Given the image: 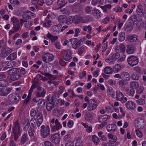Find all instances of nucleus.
Here are the masks:
<instances>
[{"mask_svg": "<svg viewBox=\"0 0 146 146\" xmlns=\"http://www.w3.org/2000/svg\"><path fill=\"white\" fill-rule=\"evenodd\" d=\"M19 71V68H13L7 71L9 75L10 76V79L13 81H15L19 79L21 77V75L18 73Z\"/></svg>", "mask_w": 146, "mask_h": 146, "instance_id": "1", "label": "nucleus"}, {"mask_svg": "<svg viewBox=\"0 0 146 146\" xmlns=\"http://www.w3.org/2000/svg\"><path fill=\"white\" fill-rule=\"evenodd\" d=\"M46 108L48 111H51L54 108L55 105V98L53 97L47 96Z\"/></svg>", "mask_w": 146, "mask_h": 146, "instance_id": "2", "label": "nucleus"}, {"mask_svg": "<svg viewBox=\"0 0 146 146\" xmlns=\"http://www.w3.org/2000/svg\"><path fill=\"white\" fill-rule=\"evenodd\" d=\"M8 98L9 101L14 104H17L20 99L18 94H11L8 96Z\"/></svg>", "mask_w": 146, "mask_h": 146, "instance_id": "3", "label": "nucleus"}, {"mask_svg": "<svg viewBox=\"0 0 146 146\" xmlns=\"http://www.w3.org/2000/svg\"><path fill=\"white\" fill-rule=\"evenodd\" d=\"M40 135L43 138H46L50 134V128L48 126L46 127L44 125L41 127Z\"/></svg>", "mask_w": 146, "mask_h": 146, "instance_id": "4", "label": "nucleus"}, {"mask_svg": "<svg viewBox=\"0 0 146 146\" xmlns=\"http://www.w3.org/2000/svg\"><path fill=\"white\" fill-rule=\"evenodd\" d=\"M13 131L14 140L16 141L18 138V134L20 133L19 123L18 120L15 123Z\"/></svg>", "mask_w": 146, "mask_h": 146, "instance_id": "5", "label": "nucleus"}, {"mask_svg": "<svg viewBox=\"0 0 146 146\" xmlns=\"http://www.w3.org/2000/svg\"><path fill=\"white\" fill-rule=\"evenodd\" d=\"M98 106V102L97 100L94 99H91L88 102V109L89 111H92L95 110Z\"/></svg>", "mask_w": 146, "mask_h": 146, "instance_id": "6", "label": "nucleus"}, {"mask_svg": "<svg viewBox=\"0 0 146 146\" xmlns=\"http://www.w3.org/2000/svg\"><path fill=\"white\" fill-rule=\"evenodd\" d=\"M42 58L44 62L48 63L54 60V56L50 53H46L44 54L42 57Z\"/></svg>", "mask_w": 146, "mask_h": 146, "instance_id": "7", "label": "nucleus"}, {"mask_svg": "<svg viewBox=\"0 0 146 146\" xmlns=\"http://www.w3.org/2000/svg\"><path fill=\"white\" fill-rule=\"evenodd\" d=\"M127 62L128 64L132 66L137 65L138 63V59L137 57L133 56H131L127 58Z\"/></svg>", "mask_w": 146, "mask_h": 146, "instance_id": "8", "label": "nucleus"}, {"mask_svg": "<svg viewBox=\"0 0 146 146\" xmlns=\"http://www.w3.org/2000/svg\"><path fill=\"white\" fill-rule=\"evenodd\" d=\"M11 21L13 26V29H15L16 31H18L20 28L19 20L15 17H13Z\"/></svg>", "mask_w": 146, "mask_h": 146, "instance_id": "9", "label": "nucleus"}, {"mask_svg": "<svg viewBox=\"0 0 146 146\" xmlns=\"http://www.w3.org/2000/svg\"><path fill=\"white\" fill-rule=\"evenodd\" d=\"M116 95L117 100L119 101H123V102H125L127 101V98L126 97L124 98L123 94L119 90H117L116 91Z\"/></svg>", "mask_w": 146, "mask_h": 146, "instance_id": "10", "label": "nucleus"}, {"mask_svg": "<svg viewBox=\"0 0 146 146\" xmlns=\"http://www.w3.org/2000/svg\"><path fill=\"white\" fill-rule=\"evenodd\" d=\"M60 140V137L59 134L55 133L53 134L51 137L50 141L52 143L56 144L58 143Z\"/></svg>", "mask_w": 146, "mask_h": 146, "instance_id": "11", "label": "nucleus"}, {"mask_svg": "<svg viewBox=\"0 0 146 146\" xmlns=\"http://www.w3.org/2000/svg\"><path fill=\"white\" fill-rule=\"evenodd\" d=\"M135 126L138 129H141L144 127L145 123L144 120L137 118L135 120Z\"/></svg>", "mask_w": 146, "mask_h": 146, "instance_id": "12", "label": "nucleus"}, {"mask_svg": "<svg viewBox=\"0 0 146 146\" xmlns=\"http://www.w3.org/2000/svg\"><path fill=\"white\" fill-rule=\"evenodd\" d=\"M63 58L66 61H69L72 59L71 51L68 50H65L63 55Z\"/></svg>", "mask_w": 146, "mask_h": 146, "instance_id": "13", "label": "nucleus"}, {"mask_svg": "<svg viewBox=\"0 0 146 146\" xmlns=\"http://www.w3.org/2000/svg\"><path fill=\"white\" fill-rule=\"evenodd\" d=\"M125 47L123 44L118 45L115 48V51L117 52H125Z\"/></svg>", "mask_w": 146, "mask_h": 146, "instance_id": "14", "label": "nucleus"}, {"mask_svg": "<svg viewBox=\"0 0 146 146\" xmlns=\"http://www.w3.org/2000/svg\"><path fill=\"white\" fill-rule=\"evenodd\" d=\"M34 16V14L30 11L24 13L23 14V19L25 20H28Z\"/></svg>", "mask_w": 146, "mask_h": 146, "instance_id": "15", "label": "nucleus"}, {"mask_svg": "<svg viewBox=\"0 0 146 146\" xmlns=\"http://www.w3.org/2000/svg\"><path fill=\"white\" fill-rule=\"evenodd\" d=\"M135 50V46L132 44H128L127 46L126 52L129 54L133 53Z\"/></svg>", "mask_w": 146, "mask_h": 146, "instance_id": "16", "label": "nucleus"}, {"mask_svg": "<svg viewBox=\"0 0 146 146\" xmlns=\"http://www.w3.org/2000/svg\"><path fill=\"white\" fill-rule=\"evenodd\" d=\"M11 89L9 87L5 88L2 89L0 95L2 96H5L7 95L11 92Z\"/></svg>", "mask_w": 146, "mask_h": 146, "instance_id": "17", "label": "nucleus"}, {"mask_svg": "<svg viewBox=\"0 0 146 146\" xmlns=\"http://www.w3.org/2000/svg\"><path fill=\"white\" fill-rule=\"evenodd\" d=\"M108 137L110 139L109 142L111 144H113L115 143L117 140V138L115 135L110 133H109L108 135Z\"/></svg>", "mask_w": 146, "mask_h": 146, "instance_id": "18", "label": "nucleus"}, {"mask_svg": "<svg viewBox=\"0 0 146 146\" xmlns=\"http://www.w3.org/2000/svg\"><path fill=\"white\" fill-rule=\"evenodd\" d=\"M117 129V128L116 125L114 124L109 125L107 126V131L109 132L111 131H115Z\"/></svg>", "mask_w": 146, "mask_h": 146, "instance_id": "19", "label": "nucleus"}, {"mask_svg": "<svg viewBox=\"0 0 146 146\" xmlns=\"http://www.w3.org/2000/svg\"><path fill=\"white\" fill-rule=\"evenodd\" d=\"M55 125L53 126L52 128V130L53 131H55L56 130H58L62 127V125L59 122L58 119L55 120Z\"/></svg>", "mask_w": 146, "mask_h": 146, "instance_id": "20", "label": "nucleus"}, {"mask_svg": "<svg viewBox=\"0 0 146 146\" xmlns=\"http://www.w3.org/2000/svg\"><path fill=\"white\" fill-rule=\"evenodd\" d=\"M127 38L128 41L131 42L136 41L138 39V36L135 35H129L127 36Z\"/></svg>", "mask_w": 146, "mask_h": 146, "instance_id": "21", "label": "nucleus"}, {"mask_svg": "<svg viewBox=\"0 0 146 146\" xmlns=\"http://www.w3.org/2000/svg\"><path fill=\"white\" fill-rule=\"evenodd\" d=\"M127 108L129 109L134 110L135 108L134 103L132 101H129L126 103Z\"/></svg>", "mask_w": 146, "mask_h": 146, "instance_id": "22", "label": "nucleus"}, {"mask_svg": "<svg viewBox=\"0 0 146 146\" xmlns=\"http://www.w3.org/2000/svg\"><path fill=\"white\" fill-rule=\"evenodd\" d=\"M92 14L94 16L98 19L100 18L102 15V14L100 10L97 9H94L92 10Z\"/></svg>", "mask_w": 146, "mask_h": 146, "instance_id": "23", "label": "nucleus"}, {"mask_svg": "<svg viewBox=\"0 0 146 146\" xmlns=\"http://www.w3.org/2000/svg\"><path fill=\"white\" fill-rule=\"evenodd\" d=\"M126 94L129 96H133L135 94L134 89L131 88H127L125 89Z\"/></svg>", "mask_w": 146, "mask_h": 146, "instance_id": "24", "label": "nucleus"}, {"mask_svg": "<svg viewBox=\"0 0 146 146\" xmlns=\"http://www.w3.org/2000/svg\"><path fill=\"white\" fill-rule=\"evenodd\" d=\"M93 113L92 112H88L85 115L84 118L87 121H90L92 119Z\"/></svg>", "mask_w": 146, "mask_h": 146, "instance_id": "25", "label": "nucleus"}, {"mask_svg": "<svg viewBox=\"0 0 146 146\" xmlns=\"http://www.w3.org/2000/svg\"><path fill=\"white\" fill-rule=\"evenodd\" d=\"M46 93V91L44 89H42L41 91H37L36 96L37 98L43 97Z\"/></svg>", "mask_w": 146, "mask_h": 146, "instance_id": "26", "label": "nucleus"}, {"mask_svg": "<svg viewBox=\"0 0 146 146\" xmlns=\"http://www.w3.org/2000/svg\"><path fill=\"white\" fill-rule=\"evenodd\" d=\"M110 118V116L107 115H104L101 116L99 118L98 120L100 123L106 122V121Z\"/></svg>", "mask_w": 146, "mask_h": 146, "instance_id": "27", "label": "nucleus"}, {"mask_svg": "<svg viewBox=\"0 0 146 146\" xmlns=\"http://www.w3.org/2000/svg\"><path fill=\"white\" fill-rule=\"evenodd\" d=\"M122 78L125 80L126 81H129L130 79V76L129 74L127 72L121 73Z\"/></svg>", "mask_w": 146, "mask_h": 146, "instance_id": "28", "label": "nucleus"}, {"mask_svg": "<svg viewBox=\"0 0 146 146\" xmlns=\"http://www.w3.org/2000/svg\"><path fill=\"white\" fill-rule=\"evenodd\" d=\"M75 17L74 16H70L66 19V23L67 25H70L73 23L75 20Z\"/></svg>", "mask_w": 146, "mask_h": 146, "instance_id": "29", "label": "nucleus"}, {"mask_svg": "<svg viewBox=\"0 0 146 146\" xmlns=\"http://www.w3.org/2000/svg\"><path fill=\"white\" fill-rule=\"evenodd\" d=\"M9 83L7 79L0 80V87H4L8 86Z\"/></svg>", "mask_w": 146, "mask_h": 146, "instance_id": "30", "label": "nucleus"}, {"mask_svg": "<svg viewBox=\"0 0 146 146\" xmlns=\"http://www.w3.org/2000/svg\"><path fill=\"white\" fill-rule=\"evenodd\" d=\"M66 17L64 15H60L58 18V22L60 23H64L66 22Z\"/></svg>", "mask_w": 146, "mask_h": 146, "instance_id": "31", "label": "nucleus"}, {"mask_svg": "<svg viewBox=\"0 0 146 146\" xmlns=\"http://www.w3.org/2000/svg\"><path fill=\"white\" fill-rule=\"evenodd\" d=\"M83 42L82 39L78 40L72 46V48L74 49H77L80 46L81 43H82Z\"/></svg>", "mask_w": 146, "mask_h": 146, "instance_id": "32", "label": "nucleus"}, {"mask_svg": "<svg viewBox=\"0 0 146 146\" xmlns=\"http://www.w3.org/2000/svg\"><path fill=\"white\" fill-rule=\"evenodd\" d=\"M2 66L3 67H5L4 69L5 68H7L13 67L12 64H11V61H8L3 62L2 63Z\"/></svg>", "mask_w": 146, "mask_h": 146, "instance_id": "33", "label": "nucleus"}, {"mask_svg": "<svg viewBox=\"0 0 146 146\" xmlns=\"http://www.w3.org/2000/svg\"><path fill=\"white\" fill-rule=\"evenodd\" d=\"M47 37L51 40L53 42H54L58 39V37L56 36H54L49 33L47 34Z\"/></svg>", "mask_w": 146, "mask_h": 146, "instance_id": "34", "label": "nucleus"}, {"mask_svg": "<svg viewBox=\"0 0 146 146\" xmlns=\"http://www.w3.org/2000/svg\"><path fill=\"white\" fill-rule=\"evenodd\" d=\"M17 57V53L14 52L11 54L7 58V59L10 60H15Z\"/></svg>", "mask_w": 146, "mask_h": 146, "instance_id": "35", "label": "nucleus"}, {"mask_svg": "<svg viewBox=\"0 0 146 146\" xmlns=\"http://www.w3.org/2000/svg\"><path fill=\"white\" fill-rule=\"evenodd\" d=\"M104 72L106 74H109L112 73L113 70L110 67L106 66L104 68Z\"/></svg>", "mask_w": 146, "mask_h": 146, "instance_id": "36", "label": "nucleus"}, {"mask_svg": "<svg viewBox=\"0 0 146 146\" xmlns=\"http://www.w3.org/2000/svg\"><path fill=\"white\" fill-rule=\"evenodd\" d=\"M52 21L50 20L45 19L44 22L43 23V25L45 27H50L51 25Z\"/></svg>", "mask_w": 146, "mask_h": 146, "instance_id": "37", "label": "nucleus"}, {"mask_svg": "<svg viewBox=\"0 0 146 146\" xmlns=\"http://www.w3.org/2000/svg\"><path fill=\"white\" fill-rule=\"evenodd\" d=\"M134 26V23H130L129 25L125 28V30L127 32H130L133 29Z\"/></svg>", "mask_w": 146, "mask_h": 146, "instance_id": "38", "label": "nucleus"}, {"mask_svg": "<svg viewBox=\"0 0 146 146\" xmlns=\"http://www.w3.org/2000/svg\"><path fill=\"white\" fill-rule=\"evenodd\" d=\"M125 38V34L124 32H121L119 34L118 40L120 42L123 41Z\"/></svg>", "mask_w": 146, "mask_h": 146, "instance_id": "39", "label": "nucleus"}, {"mask_svg": "<svg viewBox=\"0 0 146 146\" xmlns=\"http://www.w3.org/2000/svg\"><path fill=\"white\" fill-rule=\"evenodd\" d=\"M130 88L133 89H136L139 86L138 84L136 82L133 81L131 82L130 83Z\"/></svg>", "mask_w": 146, "mask_h": 146, "instance_id": "40", "label": "nucleus"}, {"mask_svg": "<svg viewBox=\"0 0 146 146\" xmlns=\"http://www.w3.org/2000/svg\"><path fill=\"white\" fill-rule=\"evenodd\" d=\"M27 134V133L24 134L22 136L21 139V142L22 144H24L25 142L28 140Z\"/></svg>", "mask_w": 146, "mask_h": 146, "instance_id": "41", "label": "nucleus"}, {"mask_svg": "<svg viewBox=\"0 0 146 146\" xmlns=\"http://www.w3.org/2000/svg\"><path fill=\"white\" fill-rule=\"evenodd\" d=\"M83 30L84 31H86L87 29L88 30V33H92L91 30L92 29V27L91 25H89L88 26H83L82 27Z\"/></svg>", "mask_w": 146, "mask_h": 146, "instance_id": "42", "label": "nucleus"}, {"mask_svg": "<svg viewBox=\"0 0 146 146\" xmlns=\"http://www.w3.org/2000/svg\"><path fill=\"white\" fill-rule=\"evenodd\" d=\"M137 13H142V14H144V13L143 12V7L141 4H139L137 6Z\"/></svg>", "mask_w": 146, "mask_h": 146, "instance_id": "43", "label": "nucleus"}, {"mask_svg": "<svg viewBox=\"0 0 146 146\" xmlns=\"http://www.w3.org/2000/svg\"><path fill=\"white\" fill-rule=\"evenodd\" d=\"M100 7L103 10L104 12H106L107 11L111 8V5H106L104 6H101Z\"/></svg>", "mask_w": 146, "mask_h": 146, "instance_id": "44", "label": "nucleus"}, {"mask_svg": "<svg viewBox=\"0 0 146 146\" xmlns=\"http://www.w3.org/2000/svg\"><path fill=\"white\" fill-rule=\"evenodd\" d=\"M57 5L60 8L64 7L65 5L64 0H58Z\"/></svg>", "mask_w": 146, "mask_h": 146, "instance_id": "45", "label": "nucleus"}, {"mask_svg": "<svg viewBox=\"0 0 146 146\" xmlns=\"http://www.w3.org/2000/svg\"><path fill=\"white\" fill-rule=\"evenodd\" d=\"M92 141L96 145H98L100 142V140L98 137L95 135H93L92 137Z\"/></svg>", "mask_w": 146, "mask_h": 146, "instance_id": "46", "label": "nucleus"}, {"mask_svg": "<svg viewBox=\"0 0 146 146\" xmlns=\"http://www.w3.org/2000/svg\"><path fill=\"white\" fill-rule=\"evenodd\" d=\"M61 27L62 25L60 24H58L54 26L53 27V29L54 31L59 32Z\"/></svg>", "mask_w": 146, "mask_h": 146, "instance_id": "47", "label": "nucleus"}, {"mask_svg": "<svg viewBox=\"0 0 146 146\" xmlns=\"http://www.w3.org/2000/svg\"><path fill=\"white\" fill-rule=\"evenodd\" d=\"M103 1V0H93L92 3L93 5L95 6L98 4H101Z\"/></svg>", "mask_w": 146, "mask_h": 146, "instance_id": "48", "label": "nucleus"}, {"mask_svg": "<svg viewBox=\"0 0 146 146\" xmlns=\"http://www.w3.org/2000/svg\"><path fill=\"white\" fill-rule=\"evenodd\" d=\"M144 88L143 86H140L139 87L137 88L136 90V93L138 94H140L142 93L144 90Z\"/></svg>", "mask_w": 146, "mask_h": 146, "instance_id": "49", "label": "nucleus"}, {"mask_svg": "<svg viewBox=\"0 0 146 146\" xmlns=\"http://www.w3.org/2000/svg\"><path fill=\"white\" fill-rule=\"evenodd\" d=\"M121 66L119 64L115 65L114 67V70L115 72H117L121 69Z\"/></svg>", "mask_w": 146, "mask_h": 146, "instance_id": "50", "label": "nucleus"}, {"mask_svg": "<svg viewBox=\"0 0 146 146\" xmlns=\"http://www.w3.org/2000/svg\"><path fill=\"white\" fill-rule=\"evenodd\" d=\"M137 103L139 105H143L145 104V101L143 99H140L137 100Z\"/></svg>", "mask_w": 146, "mask_h": 146, "instance_id": "51", "label": "nucleus"}, {"mask_svg": "<svg viewBox=\"0 0 146 146\" xmlns=\"http://www.w3.org/2000/svg\"><path fill=\"white\" fill-rule=\"evenodd\" d=\"M106 62L109 64L111 63H113L115 62V60L111 57H109L106 59Z\"/></svg>", "mask_w": 146, "mask_h": 146, "instance_id": "52", "label": "nucleus"}, {"mask_svg": "<svg viewBox=\"0 0 146 146\" xmlns=\"http://www.w3.org/2000/svg\"><path fill=\"white\" fill-rule=\"evenodd\" d=\"M131 78L133 80H136L139 79V76L136 73H133L131 74Z\"/></svg>", "mask_w": 146, "mask_h": 146, "instance_id": "53", "label": "nucleus"}, {"mask_svg": "<svg viewBox=\"0 0 146 146\" xmlns=\"http://www.w3.org/2000/svg\"><path fill=\"white\" fill-rule=\"evenodd\" d=\"M32 93H30V92H29V94L26 98L25 100L24 103L26 104H27V103L29 102L30 100H31V96Z\"/></svg>", "mask_w": 146, "mask_h": 146, "instance_id": "54", "label": "nucleus"}, {"mask_svg": "<svg viewBox=\"0 0 146 146\" xmlns=\"http://www.w3.org/2000/svg\"><path fill=\"white\" fill-rule=\"evenodd\" d=\"M37 86V83L36 82H34L32 85L31 88L29 91L30 93H32L34 89L36 88Z\"/></svg>", "mask_w": 146, "mask_h": 146, "instance_id": "55", "label": "nucleus"}, {"mask_svg": "<svg viewBox=\"0 0 146 146\" xmlns=\"http://www.w3.org/2000/svg\"><path fill=\"white\" fill-rule=\"evenodd\" d=\"M33 25L32 22L31 21H27V22H25V27L28 28L31 27Z\"/></svg>", "mask_w": 146, "mask_h": 146, "instance_id": "56", "label": "nucleus"}, {"mask_svg": "<svg viewBox=\"0 0 146 146\" xmlns=\"http://www.w3.org/2000/svg\"><path fill=\"white\" fill-rule=\"evenodd\" d=\"M36 119L37 120H42L43 121V116L42 114L40 112L38 113L36 117Z\"/></svg>", "mask_w": 146, "mask_h": 146, "instance_id": "57", "label": "nucleus"}, {"mask_svg": "<svg viewBox=\"0 0 146 146\" xmlns=\"http://www.w3.org/2000/svg\"><path fill=\"white\" fill-rule=\"evenodd\" d=\"M84 51V47H82L78 49V53L79 55H81Z\"/></svg>", "mask_w": 146, "mask_h": 146, "instance_id": "58", "label": "nucleus"}, {"mask_svg": "<svg viewBox=\"0 0 146 146\" xmlns=\"http://www.w3.org/2000/svg\"><path fill=\"white\" fill-rule=\"evenodd\" d=\"M29 134L30 136H33L35 134L34 129L32 128H30L29 131Z\"/></svg>", "mask_w": 146, "mask_h": 146, "instance_id": "59", "label": "nucleus"}, {"mask_svg": "<svg viewBox=\"0 0 146 146\" xmlns=\"http://www.w3.org/2000/svg\"><path fill=\"white\" fill-rule=\"evenodd\" d=\"M86 19V17H78L77 19L79 21V22H81L82 23H84L86 21H85ZM79 22V21L78 22Z\"/></svg>", "mask_w": 146, "mask_h": 146, "instance_id": "60", "label": "nucleus"}, {"mask_svg": "<svg viewBox=\"0 0 146 146\" xmlns=\"http://www.w3.org/2000/svg\"><path fill=\"white\" fill-rule=\"evenodd\" d=\"M120 54L117 53H114L112 56V58H113L114 60L115 59H117L119 58L120 57Z\"/></svg>", "mask_w": 146, "mask_h": 146, "instance_id": "61", "label": "nucleus"}, {"mask_svg": "<svg viewBox=\"0 0 146 146\" xmlns=\"http://www.w3.org/2000/svg\"><path fill=\"white\" fill-rule=\"evenodd\" d=\"M38 113H37L36 111L34 109L31 110V117H34L35 116L36 114H38Z\"/></svg>", "mask_w": 146, "mask_h": 146, "instance_id": "62", "label": "nucleus"}, {"mask_svg": "<svg viewBox=\"0 0 146 146\" xmlns=\"http://www.w3.org/2000/svg\"><path fill=\"white\" fill-rule=\"evenodd\" d=\"M45 103V101L42 99H39L38 101V104L40 106L44 105Z\"/></svg>", "mask_w": 146, "mask_h": 146, "instance_id": "63", "label": "nucleus"}, {"mask_svg": "<svg viewBox=\"0 0 146 146\" xmlns=\"http://www.w3.org/2000/svg\"><path fill=\"white\" fill-rule=\"evenodd\" d=\"M136 134L137 136L139 138H141L142 137L143 134L139 130H137L135 131Z\"/></svg>", "mask_w": 146, "mask_h": 146, "instance_id": "64", "label": "nucleus"}]
</instances>
